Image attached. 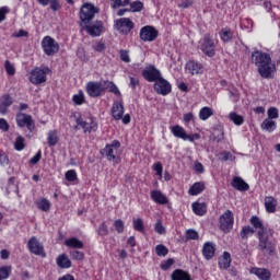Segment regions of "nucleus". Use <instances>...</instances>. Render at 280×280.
I'll return each mask as SVG.
<instances>
[{"label": "nucleus", "mask_w": 280, "mask_h": 280, "mask_svg": "<svg viewBox=\"0 0 280 280\" xmlns=\"http://www.w3.org/2000/svg\"><path fill=\"white\" fill-rule=\"evenodd\" d=\"M66 178L70 182L73 183V180L78 179V174L75 173L74 170H70L66 173Z\"/></svg>", "instance_id": "6e6d98bb"}, {"label": "nucleus", "mask_w": 280, "mask_h": 280, "mask_svg": "<svg viewBox=\"0 0 280 280\" xmlns=\"http://www.w3.org/2000/svg\"><path fill=\"white\" fill-rule=\"evenodd\" d=\"M114 27L124 36H128L135 30V23L129 18H120L115 21Z\"/></svg>", "instance_id": "39448f33"}, {"label": "nucleus", "mask_w": 280, "mask_h": 280, "mask_svg": "<svg viewBox=\"0 0 280 280\" xmlns=\"http://www.w3.org/2000/svg\"><path fill=\"white\" fill-rule=\"evenodd\" d=\"M151 198L153 202H156L158 205H167L168 202L167 197H165V195L160 190H152Z\"/></svg>", "instance_id": "4be33fe9"}, {"label": "nucleus", "mask_w": 280, "mask_h": 280, "mask_svg": "<svg viewBox=\"0 0 280 280\" xmlns=\"http://www.w3.org/2000/svg\"><path fill=\"white\" fill-rule=\"evenodd\" d=\"M4 69L8 73V75H14L16 73V70L14 69V66L10 61H5Z\"/></svg>", "instance_id": "09e8293b"}, {"label": "nucleus", "mask_w": 280, "mask_h": 280, "mask_svg": "<svg viewBox=\"0 0 280 280\" xmlns=\"http://www.w3.org/2000/svg\"><path fill=\"white\" fill-rule=\"evenodd\" d=\"M114 226L117 233H124V221L121 219L116 220L114 222Z\"/></svg>", "instance_id": "13d9d810"}, {"label": "nucleus", "mask_w": 280, "mask_h": 280, "mask_svg": "<svg viewBox=\"0 0 280 280\" xmlns=\"http://www.w3.org/2000/svg\"><path fill=\"white\" fill-rule=\"evenodd\" d=\"M72 101L74 102V104H77L78 106L84 104V94L79 93L73 95Z\"/></svg>", "instance_id": "864d4df0"}, {"label": "nucleus", "mask_w": 280, "mask_h": 280, "mask_svg": "<svg viewBox=\"0 0 280 280\" xmlns=\"http://www.w3.org/2000/svg\"><path fill=\"white\" fill-rule=\"evenodd\" d=\"M112 116L119 121L124 119V103L115 102L112 107Z\"/></svg>", "instance_id": "a211bd4d"}, {"label": "nucleus", "mask_w": 280, "mask_h": 280, "mask_svg": "<svg viewBox=\"0 0 280 280\" xmlns=\"http://www.w3.org/2000/svg\"><path fill=\"white\" fill-rule=\"evenodd\" d=\"M133 229L135 231H138L139 233H143L145 231V226L143 225V219L138 218L132 220Z\"/></svg>", "instance_id": "4c0bfd02"}, {"label": "nucleus", "mask_w": 280, "mask_h": 280, "mask_svg": "<svg viewBox=\"0 0 280 280\" xmlns=\"http://www.w3.org/2000/svg\"><path fill=\"white\" fill-rule=\"evenodd\" d=\"M85 30L90 36H101L102 30H104V25L102 22H96L92 25H85Z\"/></svg>", "instance_id": "6ab92c4d"}, {"label": "nucleus", "mask_w": 280, "mask_h": 280, "mask_svg": "<svg viewBox=\"0 0 280 280\" xmlns=\"http://www.w3.org/2000/svg\"><path fill=\"white\" fill-rule=\"evenodd\" d=\"M261 128L262 130H267V132H275L277 129V122L267 118L262 121Z\"/></svg>", "instance_id": "2f4dec72"}, {"label": "nucleus", "mask_w": 280, "mask_h": 280, "mask_svg": "<svg viewBox=\"0 0 280 280\" xmlns=\"http://www.w3.org/2000/svg\"><path fill=\"white\" fill-rule=\"evenodd\" d=\"M153 170L156 172L160 179L163 178V164H161V162H156L153 165Z\"/></svg>", "instance_id": "3c124183"}, {"label": "nucleus", "mask_w": 280, "mask_h": 280, "mask_svg": "<svg viewBox=\"0 0 280 280\" xmlns=\"http://www.w3.org/2000/svg\"><path fill=\"white\" fill-rule=\"evenodd\" d=\"M95 14H97V9L95 8V5L91 3H85L81 7L80 19L85 25H89V22L95 19Z\"/></svg>", "instance_id": "20e7f679"}, {"label": "nucleus", "mask_w": 280, "mask_h": 280, "mask_svg": "<svg viewBox=\"0 0 280 280\" xmlns=\"http://www.w3.org/2000/svg\"><path fill=\"white\" fill-rule=\"evenodd\" d=\"M102 154L109 161H115V150L113 149V145H106V148L103 149Z\"/></svg>", "instance_id": "c9c22d12"}, {"label": "nucleus", "mask_w": 280, "mask_h": 280, "mask_svg": "<svg viewBox=\"0 0 280 280\" xmlns=\"http://www.w3.org/2000/svg\"><path fill=\"white\" fill-rule=\"evenodd\" d=\"M265 208L268 213H275L277 211V199L275 197H266Z\"/></svg>", "instance_id": "a878e982"}, {"label": "nucleus", "mask_w": 280, "mask_h": 280, "mask_svg": "<svg viewBox=\"0 0 280 280\" xmlns=\"http://www.w3.org/2000/svg\"><path fill=\"white\" fill-rule=\"evenodd\" d=\"M0 130H2L3 132H8L10 130V125L4 118H0Z\"/></svg>", "instance_id": "e2e57ef3"}, {"label": "nucleus", "mask_w": 280, "mask_h": 280, "mask_svg": "<svg viewBox=\"0 0 280 280\" xmlns=\"http://www.w3.org/2000/svg\"><path fill=\"white\" fill-rule=\"evenodd\" d=\"M250 222L253 224V226L258 231H268L266 230V228H264V223H261V219H259L258 217H252Z\"/></svg>", "instance_id": "e433bc0d"}, {"label": "nucleus", "mask_w": 280, "mask_h": 280, "mask_svg": "<svg viewBox=\"0 0 280 280\" xmlns=\"http://www.w3.org/2000/svg\"><path fill=\"white\" fill-rule=\"evenodd\" d=\"M279 118V109H277L276 107H270L268 109V118L267 119H278Z\"/></svg>", "instance_id": "de8ad7c7"}, {"label": "nucleus", "mask_w": 280, "mask_h": 280, "mask_svg": "<svg viewBox=\"0 0 280 280\" xmlns=\"http://www.w3.org/2000/svg\"><path fill=\"white\" fill-rule=\"evenodd\" d=\"M155 231L156 233H159V235H165L166 233L165 226H163V223L161 221H158L155 223Z\"/></svg>", "instance_id": "052dcab7"}, {"label": "nucleus", "mask_w": 280, "mask_h": 280, "mask_svg": "<svg viewBox=\"0 0 280 280\" xmlns=\"http://www.w3.org/2000/svg\"><path fill=\"white\" fill-rule=\"evenodd\" d=\"M65 244L69 248H84V243H82V241H80L75 237H71V238L66 240Z\"/></svg>", "instance_id": "cd10ccee"}, {"label": "nucleus", "mask_w": 280, "mask_h": 280, "mask_svg": "<svg viewBox=\"0 0 280 280\" xmlns=\"http://www.w3.org/2000/svg\"><path fill=\"white\" fill-rule=\"evenodd\" d=\"M202 255L205 259H212L215 255V245L213 243H205L202 247Z\"/></svg>", "instance_id": "412c9836"}, {"label": "nucleus", "mask_w": 280, "mask_h": 280, "mask_svg": "<svg viewBox=\"0 0 280 280\" xmlns=\"http://www.w3.org/2000/svg\"><path fill=\"white\" fill-rule=\"evenodd\" d=\"M249 272L250 275L258 277L260 280H270L272 278V273L267 268L253 267Z\"/></svg>", "instance_id": "dca6fc26"}, {"label": "nucleus", "mask_w": 280, "mask_h": 280, "mask_svg": "<svg viewBox=\"0 0 280 280\" xmlns=\"http://www.w3.org/2000/svg\"><path fill=\"white\" fill-rule=\"evenodd\" d=\"M186 69L189 70V73H191V75H196L198 73H202V63L196 61H188L186 65Z\"/></svg>", "instance_id": "b1692460"}, {"label": "nucleus", "mask_w": 280, "mask_h": 280, "mask_svg": "<svg viewBox=\"0 0 280 280\" xmlns=\"http://www.w3.org/2000/svg\"><path fill=\"white\" fill-rule=\"evenodd\" d=\"M28 250L33 253V255H43L44 247L43 244L36 238V236H33L30 238L27 243Z\"/></svg>", "instance_id": "2eb2a0df"}, {"label": "nucleus", "mask_w": 280, "mask_h": 280, "mask_svg": "<svg viewBox=\"0 0 280 280\" xmlns=\"http://www.w3.org/2000/svg\"><path fill=\"white\" fill-rule=\"evenodd\" d=\"M172 266H174V258H168L161 264L162 270H168V268H172Z\"/></svg>", "instance_id": "4d7b16f0"}, {"label": "nucleus", "mask_w": 280, "mask_h": 280, "mask_svg": "<svg viewBox=\"0 0 280 280\" xmlns=\"http://www.w3.org/2000/svg\"><path fill=\"white\" fill-rule=\"evenodd\" d=\"M212 141H215L217 143H220V141L224 140V131H221L220 135L212 133L211 135Z\"/></svg>", "instance_id": "338daca9"}, {"label": "nucleus", "mask_w": 280, "mask_h": 280, "mask_svg": "<svg viewBox=\"0 0 280 280\" xmlns=\"http://www.w3.org/2000/svg\"><path fill=\"white\" fill-rule=\"evenodd\" d=\"M14 104V100L10 94H3L0 98V115H8V107Z\"/></svg>", "instance_id": "f3484780"}, {"label": "nucleus", "mask_w": 280, "mask_h": 280, "mask_svg": "<svg viewBox=\"0 0 280 280\" xmlns=\"http://www.w3.org/2000/svg\"><path fill=\"white\" fill-rule=\"evenodd\" d=\"M221 40L223 43H229V40L233 39V33L231 32V28H223L220 32Z\"/></svg>", "instance_id": "f704fd0d"}, {"label": "nucleus", "mask_w": 280, "mask_h": 280, "mask_svg": "<svg viewBox=\"0 0 280 280\" xmlns=\"http://www.w3.org/2000/svg\"><path fill=\"white\" fill-rule=\"evenodd\" d=\"M232 187H234V189L237 191H248V189H250V186H248V184L245 183L242 177H234L232 180Z\"/></svg>", "instance_id": "aec40b11"}, {"label": "nucleus", "mask_w": 280, "mask_h": 280, "mask_svg": "<svg viewBox=\"0 0 280 280\" xmlns=\"http://www.w3.org/2000/svg\"><path fill=\"white\" fill-rule=\"evenodd\" d=\"M37 207L38 209H40V211H49V209H51V202H49V200L47 199H40L38 202H37Z\"/></svg>", "instance_id": "a19ab883"}, {"label": "nucleus", "mask_w": 280, "mask_h": 280, "mask_svg": "<svg viewBox=\"0 0 280 280\" xmlns=\"http://www.w3.org/2000/svg\"><path fill=\"white\" fill-rule=\"evenodd\" d=\"M47 71L49 69L35 68L31 71L30 82L35 85L44 84V82H47Z\"/></svg>", "instance_id": "6e6552de"}, {"label": "nucleus", "mask_w": 280, "mask_h": 280, "mask_svg": "<svg viewBox=\"0 0 280 280\" xmlns=\"http://www.w3.org/2000/svg\"><path fill=\"white\" fill-rule=\"evenodd\" d=\"M106 49V45L102 42H96V44L93 46L94 51H98L100 54Z\"/></svg>", "instance_id": "0e129e2a"}, {"label": "nucleus", "mask_w": 280, "mask_h": 280, "mask_svg": "<svg viewBox=\"0 0 280 280\" xmlns=\"http://www.w3.org/2000/svg\"><path fill=\"white\" fill-rule=\"evenodd\" d=\"M252 62L257 67L260 78L272 80L277 73V66L272 63V57L268 52L256 50L252 54Z\"/></svg>", "instance_id": "f257e3e1"}, {"label": "nucleus", "mask_w": 280, "mask_h": 280, "mask_svg": "<svg viewBox=\"0 0 280 280\" xmlns=\"http://www.w3.org/2000/svg\"><path fill=\"white\" fill-rule=\"evenodd\" d=\"M98 235H101V236H106V235H108V226L106 225L105 222H103V223L98 226Z\"/></svg>", "instance_id": "bf43d9fd"}, {"label": "nucleus", "mask_w": 280, "mask_h": 280, "mask_svg": "<svg viewBox=\"0 0 280 280\" xmlns=\"http://www.w3.org/2000/svg\"><path fill=\"white\" fill-rule=\"evenodd\" d=\"M14 148L18 150V152L25 149V138H23V136H18L14 142Z\"/></svg>", "instance_id": "c03bdc74"}, {"label": "nucleus", "mask_w": 280, "mask_h": 280, "mask_svg": "<svg viewBox=\"0 0 280 280\" xmlns=\"http://www.w3.org/2000/svg\"><path fill=\"white\" fill-rule=\"evenodd\" d=\"M103 88L104 93H106V91H109V93H114V95H121L119 88H117V85H115L112 81H103Z\"/></svg>", "instance_id": "bb28decb"}, {"label": "nucleus", "mask_w": 280, "mask_h": 280, "mask_svg": "<svg viewBox=\"0 0 280 280\" xmlns=\"http://www.w3.org/2000/svg\"><path fill=\"white\" fill-rule=\"evenodd\" d=\"M254 234L255 230L250 225H247L242 229L241 237L242 240H248V236Z\"/></svg>", "instance_id": "79ce46f5"}, {"label": "nucleus", "mask_w": 280, "mask_h": 280, "mask_svg": "<svg viewBox=\"0 0 280 280\" xmlns=\"http://www.w3.org/2000/svg\"><path fill=\"white\" fill-rule=\"evenodd\" d=\"M213 115V109L210 107H202L199 112V118L202 119V121H207L209 117Z\"/></svg>", "instance_id": "72a5a7b5"}, {"label": "nucleus", "mask_w": 280, "mask_h": 280, "mask_svg": "<svg viewBox=\"0 0 280 280\" xmlns=\"http://www.w3.org/2000/svg\"><path fill=\"white\" fill-rule=\"evenodd\" d=\"M202 191H205V184H202V183H195L189 188V195L190 196H198V194H202Z\"/></svg>", "instance_id": "473e14b6"}, {"label": "nucleus", "mask_w": 280, "mask_h": 280, "mask_svg": "<svg viewBox=\"0 0 280 280\" xmlns=\"http://www.w3.org/2000/svg\"><path fill=\"white\" fill-rule=\"evenodd\" d=\"M142 78H144V80H147L148 82H155L160 78H162L161 70L156 69V67H154L152 65L147 66L142 70Z\"/></svg>", "instance_id": "9b49d317"}, {"label": "nucleus", "mask_w": 280, "mask_h": 280, "mask_svg": "<svg viewBox=\"0 0 280 280\" xmlns=\"http://www.w3.org/2000/svg\"><path fill=\"white\" fill-rule=\"evenodd\" d=\"M27 36H30V33L25 30H20L12 34L13 38H23V37L27 38Z\"/></svg>", "instance_id": "603ef678"}, {"label": "nucleus", "mask_w": 280, "mask_h": 280, "mask_svg": "<svg viewBox=\"0 0 280 280\" xmlns=\"http://www.w3.org/2000/svg\"><path fill=\"white\" fill-rule=\"evenodd\" d=\"M235 219L233 218V212L231 210H226L219 219L220 229L223 233H230L233 229V224Z\"/></svg>", "instance_id": "423d86ee"}, {"label": "nucleus", "mask_w": 280, "mask_h": 280, "mask_svg": "<svg viewBox=\"0 0 280 280\" xmlns=\"http://www.w3.org/2000/svg\"><path fill=\"white\" fill-rule=\"evenodd\" d=\"M219 268H221V270L231 268V254L229 252H224L223 256L219 258Z\"/></svg>", "instance_id": "5701e85b"}, {"label": "nucleus", "mask_w": 280, "mask_h": 280, "mask_svg": "<svg viewBox=\"0 0 280 280\" xmlns=\"http://www.w3.org/2000/svg\"><path fill=\"white\" fill-rule=\"evenodd\" d=\"M199 235L198 232H196V230H188L186 231V238L187 240H198Z\"/></svg>", "instance_id": "680f3d73"}, {"label": "nucleus", "mask_w": 280, "mask_h": 280, "mask_svg": "<svg viewBox=\"0 0 280 280\" xmlns=\"http://www.w3.org/2000/svg\"><path fill=\"white\" fill-rule=\"evenodd\" d=\"M95 130H97V122L93 121V119H89L85 132H95Z\"/></svg>", "instance_id": "5fc2aeb1"}, {"label": "nucleus", "mask_w": 280, "mask_h": 280, "mask_svg": "<svg viewBox=\"0 0 280 280\" xmlns=\"http://www.w3.org/2000/svg\"><path fill=\"white\" fill-rule=\"evenodd\" d=\"M257 237L259 240L258 250L264 253V255H272V253H275V244H272V242L268 237V231H258Z\"/></svg>", "instance_id": "f03ea898"}, {"label": "nucleus", "mask_w": 280, "mask_h": 280, "mask_svg": "<svg viewBox=\"0 0 280 280\" xmlns=\"http://www.w3.org/2000/svg\"><path fill=\"white\" fill-rule=\"evenodd\" d=\"M192 211L196 215H205L207 213V205L200 202L192 203Z\"/></svg>", "instance_id": "c756f323"}, {"label": "nucleus", "mask_w": 280, "mask_h": 280, "mask_svg": "<svg viewBox=\"0 0 280 280\" xmlns=\"http://www.w3.org/2000/svg\"><path fill=\"white\" fill-rule=\"evenodd\" d=\"M159 36V31L154 28V26L147 25L140 30V38L144 43H152V40H156Z\"/></svg>", "instance_id": "9d476101"}, {"label": "nucleus", "mask_w": 280, "mask_h": 280, "mask_svg": "<svg viewBox=\"0 0 280 280\" xmlns=\"http://www.w3.org/2000/svg\"><path fill=\"white\" fill-rule=\"evenodd\" d=\"M172 132L174 137H177V139H183L184 141L194 142L195 139H200V136L198 133H195L192 136L187 135V132H185V129L180 126H174L172 128Z\"/></svg>", "instance_id": "4468645a"}, {"label": "nucleus", "mask_w": 280, "mask_h": 280, "mask_svg": "<svg viewBox=\"0 0 280 280\" xmlns=\"http://www.w3.org/2000/svg\"><path fill=\"white\" fill-rule=\"evenodd\" d=\"M0 163L2 165H9L10 164V159H8V155L4 152L0 153Z\"/></svg>", "instance_id": "774afa93"}, {"label": "nucleus", "mask_w": 280, "mask_h": 280, "mask_svg": "<svg viewBox=\"0 0 280 280\" xmlns=\"http://www.w3.org/2000/svg\"><path fill=\"white\" fill-rule=\"evenodd\" d=\"M154 91L158 95H170V93H172V84L161 77L154 83Z\"/></svg>", "instance_id": "f8f14e48"}, {"label": "nucleus", "mask_w": 280, "mask_h": 280, "mask_svg": "<svg viewBox=\"0 0 280 280\" xmlns=\"http://www.w3.org/2000/svg\"><path fill=\"white\" fill-rule=\"evenodd\" d=\"M130 10L132 12H141L143 10V2L137 0L130 3Z\"/></svg>", "instance_id": "49530a36"}, {"label": "nucleus", "mask_w": 280, "mask_h": 280, "mask_svg": "<svg viewBox=\"0 0 280 280\" xmlns=\"http://www.w3.org/2000/svg\"><path fill=\"white\" fill-rule=\"evenodd\" d=\"M16 124L20 128H27L30 132H34V128H36V125L34 124V119H32L31 115L20 113L16 115Z\"/></svg>", "instance_id": "1a4fd4ad"}, {"label": "nucleus", "mask_w": 280, "mask_h": 280, "mask_svg": "<svg viewBox=\"0 0 280 280\" xmlns=\"http://www.w3.org/2000/svg\"><path fill=\"white\" fill-rule=\"evenodd\" d=\"M10 275H12V267L10 266L0 267V280L9 279Z\"/></svg>", "instance_id": "58836bf2"}, {"label": "nucleus", "mask_w": 280, "mask_h": 280, "mask_svg": "<svg viewBox=\"0 0 280 280\" xmlns=\"http://www.w3.org/2000/svg\"><path fill=\"white\" fill-rule=\"evenodd\" d=\"M155 253L158 255V257H165L167 255V253H170V249H167V247H165V245H156L155 247Z\"/></svg>", "instance_id": "a18cd8bd"}, {"label": "nucleus", "mask_w": 280, "mask_h": 280, "mask_svg": "<svg viewBox=\"0 0 280 280\" xmlns=\"http://www.w3.org/2000/svg\"><path fill=\"white\" fill-rule=\"evenodd\" d=\"M172 280H191V276L187 271L182 269H176L171 276Z\"/></svg>", "instance_id": "393cba45"}, {"label": "nucleus", "mask_w": 280, "mask_h": 280, "mask_svg": "<svg viewBox=\"0 0 280 280\" xmlns=\"http://www.w3.org/2000/svg\"><path fill=\"white\" fill-rule=\"evenodd\" d=\"M86 93L90 97H100L104 95V82H89Z\"/></svg>", "instance_id": "ddd939ff"}, {"label": "nucleus", "mask_w": 280, "mask_h": 280, "mask_svg": "<svg viewBox=\"0 0 280 280\" xmlns=\"http://www.w3.org/2000/svg\"><path fill=\"white\" fill-rule=\"evenodd\" d=\"M229 119L235 124V126H242L244 124V117L237 115L236 113H231Z\"/></svg>", "instance_id": "ea45409f"}, {"label": "nucleus", "mask_w": 280, "mask_h": 280, "mask_svg": "<svg viewBox=\"0 0 280 280\" xmlns=\"http://www.w3.org/2000/svg\"><path fill=\"white\" fill-rule=\"evenodd\" d=\"M70 255L72 259H75L77 261H82V259H84V253L79 250H72L70 252Z\"/></svg>", "instance_id": "8fccbe9b"}, {"label": "nucleus", "mask_w": 280, "mask_h": 280, "mask_svg": "<svg viewBox=\"0 0 280 280\" xmlns=\"http://www.w3.org/2000/svg\"><path fill=\"white\" fill-rule=\"evenodd\" d=\"M42 48L46 56H56L60 51V45L51 36H45L43 38Z\"/></svg>", "instance_id": "7ed1b4c3"}, {"label": "nucleus", "mask_w": 280, "mask_h": 280, "mask_svg": "<svg viewBox=\"0 0 280 280\" xmlns=\"http://www.w3.org/2000/svg\"><path fill=\"white\" fill-rule=\"evenodd\" d=\"M58 143V132L49 131L48 132V145L54 148Z\"/></svg>", "instance_id": "37998d69"}, {"label": "nucleus", "mask_w": 280, "mask_h": 280, "mask_svg": "<svg viewBox=\"0 0 280 280\" xmlns=\"http://www.w3.org/2000/svg\"><path fill=\"white\" fill-rule=\"evenodd\" d=\"M72 117H74L77 126L74 127L75 130H78V128H83L84 132H86V130L89 129V120H82V117L78 114L72 115Z\"/></svg>", "instance_id": "7c9ffc66"}, {"label": "nucleus", "mask_w": 280, "mask_h": 280, "mask_svg": "<svg viewBox=\"0 0 280 280\" xmlns=\"http://www.w3.org/2000/svg\"><path fill=\"white\" fill-rule=\"evenodd\" d=\"M9 12L10 9L8 7L0 8V23H2V21H5V14H8Z\"/></svg>", "instance_id": "69168bd1"}, {"label": "nucleus", "mask_w": 280, "mask_h": 280, "mask_svg": "<svg viewBox=\"0 0 280 280\" xmlns=\"http://www.w3.org/2000/svg\"><path fill=\"white\" fill-rule=\"evenodd\" d=\"M57 266L59 268H71V260L67 255L62 254L57 258Z\"/></svg>", "instance_id": "c85d7f7f"}, {"label": "nucleus", "mask_w": 280, "mask_h": 280, "mask_svg": "<svg viewBox=\"0 0 280 280\" xmlns=\"http://www.w3.org/2000/svg\"><path fill=\"white\" fill-rule=\"evenodd\" d=\"M201 51L209 58H213V56H215V42L213 40V37H211L210 34H206L203 36Z\"/></svg>", "instance_id": "0eeeda50"}]
</instances>
